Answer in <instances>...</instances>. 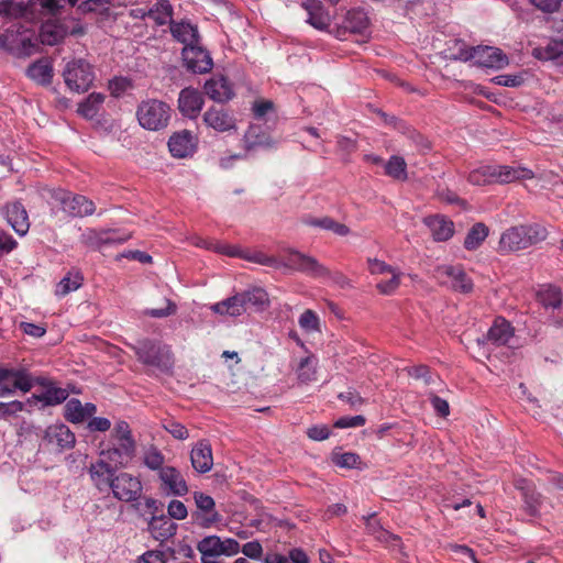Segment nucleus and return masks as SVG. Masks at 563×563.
I'll return each mask as SVG.
<instances>
[{"instance_id": "nucleus-44", "label": "nucleus", "mask_w": 563, "mask_h": 563, "mask_svg": "<svg viewBox=\"0 0 563 563\" xmlns=\"http://www.w3.org/2000/svg\"><path fill=\"white\" fill-rule=\"evenodd\" d=\"M242 258L245 261L256 263L260 265H264V266H268V267H272L275 269L283 268V265H284L283 261L278 260L277 257L266 255L265 253L260 252V251L244 250Z\"/></svg>"}, {"instance_id": "nucleus-7", "label": "nucleus", "mask_w": 563, "mask_h": 563, "mask_svg": "<svg viewBox=\"0 0 563 563\" xmlns=\"http://www.w3.org/2000/svg\"><path fill=\"white\" fill-rule=\"evenodd\" d=\"M63 77L70 90L85 92L91 87L95 80V73L92 66L87 60L74 58L65 65Z\"/></svg>"}, {"instance_id": "nucleus-56", "label": "nucleus", "mask_w": 563, "mask_h": 563, "mask_svg": "<svg viewBox=\"0 0 563 563\" xmlns=\"http://www.w3.org/2000/svg\"><path fill=\"white\" fill-rule=\"evenodd\" d=\"M104 233L103 231H97L93 229H88L80 235V241L89 246L101 247L104 245L103 243Z\"/></svg>"}, {"instance_id": "nucleus-25", "label": "nucleus", "mask_w": 563, "mask_h": 563, "mask_svg": "<svg viewBox=\"0 0 563 563\" xmlns=\"http://www.w3.org/2000/svg\"><path fill=\"white\" fill-rule=\"evenodd\" d=\"M190 460L192 467L199 473H207L212 468L213 457L211 445L208 441H199L191 450Z\"/></svg>"}, {"instance_id": "nucleus-16", "label": "nucleus", "mask_w": 563, "mask_h": 563, "mask_svg": "<svg viewBox=\"0 0 563 563\" xmlns=\"http://www.w3.org/2000/svg\"><path fill=\"white\" fill-rule=\"evenodd\" d=\"M205 93L214 102L224 103L234 97L231 82L222 75H214L205 82Z\"/></svg>"}, {"instance_id": "nucleus-59", "label": "nucleus", "mask_w": 563, "mask_h": 563, "mask_svg": "<svg viewBox=\"0 0 563 563\" xmlns=\"http://www.w3.org/2000/svg\"><path fill=\"white\" fill-rule=\"evenodd\" d=\"M12 368L0 366V397L12 395Z\"/></svg>"}, {"instance_id": "nucleus-22", "label": "nucleus", "mask_w": 563, "mask_h": 563, "mask_svg": "<svg viewBox=\"0 0 563 563\" xmlns=\"http://www.w3.org/2000/svg\"><path fill=\"white\" fill-rule=\"evenodd\" d=\"M424 224L429 228L432 238L437 242L450 240L454 234V223L444 216L434 214L424 218Z\"/></svg>"}, {"instance_id": "nucleus-57", "label": "nucleus", "mask_w": 563, "mask_h": 563, "mask_svg": "<svg viewBox=\"0 0 563 563\" xmlns=\"http://www.w3.org/2000/svg\"><path fill=\"white\" fill-rule=\"evenodd\" d=\"M24 408L25 404L19 400L0 402V419L15 417L19 412L23 411Z\"/></svg>"}, {"instance_id": "nucleus-4", "label": "nucleus", "mask_w": 563, "mask_h": 563, "mask_svg": "<svg viewBox=\"0 0 563 563\" xmlns=\"http://www.w3.org/2000/svg\"><path fill=\"white\" fill-rule=\"evenodd\" d=\"M170 107L158 99L143 100L136 109V118L140 125L148 131L165 129L170 120Z\"/></svg>"}, {"instance_id": "nucleus-36", "label": "nucleus", "mask_w": 563, "mask_h": 563, "mask_svg": "<svg viewBox=\"0 0 563 563\" xmlns=\"http://www.w3.org/2000/svg\"><path fill=\"white\" fill-rule=\"evenodd\" d=\"M197 550L201 554V563H217V558L221 556L220 537H205L197 543Z\"/></svg>"}, {"instance_id": "nucleus-14", "label": "nucleus", "mask_w": 563, "mask_h": 563, "mask_svg": "<svg viewBox=\"0 0 563 563\" xmlns=\"http://www.w3.org/2000/svg\"><path fill=\"white\" fill-rule=\"evenodd\" d=\"M158 477L162 482V489L167 496H185L188 493V485L177 468L165 466L161 468Z\"/></svg>"}, {"instance_id": "nucleus-60", "label": "nucleus", "mask_w": 563, "mask_h": 563, "mask_svg": "<svg viewBox=\"0 0 563 563\" xmlns=\"http://www.w3.org/2000/svg\"><path fill=\"white\" fill-rule=\"evenodd\" d=\"M166 302V306L164 308H158V309H145L144 310V314L145 316H148V317H152V318H166L168 316H172L176 312V305L169 300V299H166L165 300Z\"/></svg>"}, {"instance_id": "nucleus-53", "label": "nucleus", "mask_w": 563, "mask_h": 563, "mask_svg": "<svg viewBox=\"0 0 563 563\" xmlns=\"http://www.w3.org/2000/svg\"><path fill=\"white\" fill-rule=\"evenodd\" d=\"M298 323L300 328L306 332H316L319 331L320 322L317 313L310 309L302 312L300 316Z\"/></svg>"}, {"instance_id": "nucleus-27", "label": "nucleus", "mask_w": 563, "mask_h": 563, "mask_svg": "<svg viewBox=\"0 0 563 563\" xmlns=\"http://www.w3.org/2000/svg\"><path fill=\"white\" fill-rule=\"evenodd\" d=\"M5 218L12 229L21 236L25 235L30 228L25 208L20 202H13L5 207Z\"/></svg>"}, {"instance_id": "nucleus-10", "label": "nucleus", "mask_w": 563, "mask_h": 563, "mask_svg": "<svg viewBox=\"0 0 563 563\" xmlns=\"http://www.w3.org/2000/svg\"><path fill=\"white\" fill-rule=\"evenodd\" d=\"M110 489L113 496L119 500L133 501L136 500L142 493V483L135 476L121 473L114 477Z\"/></svg>"}, {"instance_id": "nucleus-8", "label": "nucleus", "mask_w": 563, "mask_h": 563, "mask_svg": "<svg viewBox=\"0 0 563 563\" xmlns=\"http://www.w3.org/2000/svg\"><path fill=\"white\" fill-rule=\"evenodd\" d=\"M283 264V268L294 269L312 278L330 276V271L317 258L292 249L287 251V257Z\"/></svg>"}, {"instance_id": "nucleus-32", "label": "nucleus", "mask_w": 563, "mask_h": 563, "mask_svg": "<svg viewBox=\"0 0 563 563\" xmlns=\"http://www.w3.org/2000/svg\"><path fill=\"white\" fill-rule=\"evenodd\" d=\"M26 75L36 84L48 86L54 75L52 63L45 58L37 59L27 67Z\"/></svg>"}, {"instance_id": "nucleus-54", "label": "nucleus", "mask_w": 563, "mask_h": 563, "mask_svg": "<svg viewBox=\"0 0 563 563\" xmlns=\"http://www.w3.org/2000/svg\"><path fill=\"white\" fill-rule=\"evenodd\" d=\"M144 464L153 470L161 472V468H164V455L155 448L147 450L144 454Z\"/></svg>"}, {"instance_id": "nucleus-64", "label": "nucleus", "mask_w": 563, "mask_h": 563, "mask_svg": "<svg viewBox=\"0 0 563 563\" xmlns=\"http://www.w3.org/2000/svg\"><path fill=\"white\" fill-rule=\"evenodd\" d=\"M137 563H166V555L163 551L151 550L140 556Z\"/></svg>"}, {"instance_id": "nucleus-21", "label": "nucleus", "mask_w": 563, "mask_h": 563, "mask_svg": "<svg viewBox=\"0 0 563 563\" xmlns=\"http://www.w3.org/2000/svg\"><path fill=\"white\" fill-rule=\"evenodd\" d=\"M302 8L307 11V23L317 30L324 31L331 24V16L319 0H307L302 3Z\"/></svg>"}, {"instance_id": "nucleus-46", "label": "nucleus", "mask_w": 563, "mask_h": 563, "mask_svg": "<svg viewBox=\"0 0 563 563\" xmlns=\"http://www.w3.org/2000/svg\"><path fill=\"white\" fill-rule=\"evenodd\" d=\"M11 382L12 394H14L16 389L27 393L34 386L33 377L24 369L12 368Z\"/></svg>"}, {"instance_id": "nucleus-24", "label": "nucleus", "mask_w": 563, "mask_h": 563, "mask_svg": "<svg viewBox=\"0 0 563 563\" xmlns=\"http://www.w3.org/2000/svg\"><path fill=\"white\" fill-rule=\"evenodd\" d=\"M440 276H446L451 279L454 290L467 294L473 289V283L461 266L444 265L437 269Z\"/></svg>"}, {"instance_id": "nucleus-11", "label": "nucleus", "mask_w": 563, "mask_h": 563, "mask_svg": "<svg viewBox=\"0 0 563 563\" xmlns=\"http://www.w3.org/2000/svg\"><path fill=\"white\" fill-rule=\"evenodd\" d=\"M181 54L186 67L192 73L205 74L213 67L209 52L199 44L185 46Z\"/></svg>"}, {"instance_id": "nucleus-12", "label": "nucleus", "mask_w": 563, "mask_h": 563, "mask_svg": "<svg viewBox=\"0 0 563 563\" xmlns=\"http://www.w3.org/2000/svg\"><path fill=\"white\" fill-rule=\"evenodd\" d=\"M195 504L199 510L196 516L197 522L203 527L209 528L221 520L220 514L216 510L214 499L201 492L194 493Z\"/></svg>"}, {"instance_id": "nucleus-49", "label": "nucleus", "mask_w": 563, "mask_h": 563, "mask_svg": "<svg viewBox=\"0 0 563 563\" xmlns=\"http://www.w3.org/2000/svg\"><path fill=\"white\" fill-rule=\"evenodd\" d=\"M308 223L312 227H319L323 230L332 231L340 236H345L350 233V229L345 224L336 222L329 217L312 219Z\"/></svg>"}, {"instance_id": "nucleus-9", "label": "nucleus", "mask_w": 563, "mask_h": 563, "mask_svg": "<svg viewBox=\"0 0 563 563\" xmlns=\"http://www.w3.org/2000/svg\"><path fill=\"white\" fill-rule=\"evenodd\" d=\"M461 60L474 59L476 64L489 68H503L508 65V57L500 48L492 46H477L461 51Z\"/></svg>"}, {"instance_id": "nucleus-17", "label": "nucleus", "mask_w": 563, "mask_h": 563, "mask_svg": "<svg viewBox=\"0 0 563 563\" xmlns=\"http://www.w3.org/2000/svg\"><path fill=\"white\" fill-rule=\"evenodd\" d=\"M203 103L202 93L195 88L187 87L179 92L178 109L187 118H197L202 110Z\"/></svg>"}, {"instance_id": "nucleus-41", "label": "nucleus", "mask_w": 563, "mask_h": 563, "mask_svg": "<svg viewBox=\"0 0 563 563\" xmlns=\"http://www.w3.org/2000/svg\"><path fill=\"white\" fill-rule=\"evenodd\" d=\"M104 95L100 92L90 93L82 102L79 103L78 113L86 119L95 118L104 102Z\"/></svg>"}, {"instance_id": "nucleus-13", "label": "nucleus", "mask_w": 563, "mask_h": 563, "mask_svg": "<svg viewBox=\"0 0 563 563\" xmlns=\"http://www.w3.org/2000/svg\"><path fill=\"white\" fill-rule=\"evenodd\" d=\"M135 452V442L134 440H124V441H113L111 440V446L108 449H102L100 452V456H104L110 463H113L114 466H124L126 465Z\"/></svg>"}, {"instance_id": "nucleus-30", "label": "nucleus", "mask_w": 563, "mask_h": 563, "mask_svg": "<svg viewBox=\"0 0 563 563\" xmlns=\"http://www.w3.org/2000/svg\"><path fill=\"white\" fill-rule=\"evenodd\" d=\"M514 336V328L505 318H496L487 332V340L495 345H506Z\"/></svg>"}, {"instance_id": "nucleus-31", "label": "nucleus", "mask_w": 563, "mask_h": 563, "mask_svg": "<svg viewBox=\"0 0 563 563\" xmlns=\"http://www.w3.org/2000/svg\"><path fill=\"white\" fill-rule=\"evenodd\" d=\"M148 529L155 540L164 542L175 536L177 525L169 517L159 516L152 518Z\"/></svg>"}, {"instance_id": "nucleus-52", "label": "nucleus", "mask_w": 563, "mask_h": 563, "mask_svg": "<svg viewBox=\"0 0 563 563\" xmlns=\"http://www.w3.org/2000/svg\"><path fill=\"white\" fill-rule=\"evenodd\" d=\"M332 462L342 468H354L361 463L360 456L352 452H333Z\"/></svg>"}, {"instance_id": "nucleus-34", "label": "nucleus", "mask_w": 563, "mask_h": 563, "mask_svg": "<svg viewBox=\"0 0 563 563\" xmlns=\"http://www.w3.org/2000/svg\"><path fill=\"white\" fill-rule=\"evenodd\" d=\"M243 299L241 298L240 292L229 297L222 301L213 303L210 309L218 314L229 316V317H239L243 314L245 311V306L243 303Z\"/></svg>"}, {"instance_id": "nucleus-63", "label": "nucleus", "mask_w": 563, "mask_h": 563, "mask_svg": "<svg viewBox=\"0 0 563 563\" xmlns=\"http://www.w3.org/2000/svg\"><path fill=\"white\" fill-rule=\"evenodd\" d=\"M365 418L361 415L353 417H341L334 422V427L339 429L356 428L365 424Z\"/></svg>"}, {"instance_id": "nucleus-39", "label": "nucleus", "mask_w": 563, "mask_h": 563, "mask_svg": "<svg viewBox=\"0 0 563 563\" xmlns=\"http://www.w3.org/2000/svg\"><path fill=\"white\" fill-rule=\"evenodd\" d=\"M240 295L244 301L243 303L245 306V311H247L250 308L262 310L268 303V295L263 288L255 287L242 291Z\"/></svg>"}, {"instance_id": "nucleus-51", "label": "nucleus", "mask_w": 563, "mask_h": 563, "mask_svg": "<svg viewBox=\"0 0 563 563\" xmlns=\"http://www.w3.org/2000/svg\"><path fill=\"white\" fill-rule=\"evenodd\" d=\"M196 245L213 250L217 253L228 255L230 257H240V258L243 257L244 250L240 249L236 245H230V244H223V243H214L213 244V243H208L205 240H200L199 242L196 243Z\"/></svg>"}, {"instance_id": "nucleus-15", "label": "nucleus", "mask_w": 563, "mask_h": 563, "mask_svg": "<svg viewBox=\"0 0 563 563\" xmlns=\"http://www.w3.org/2000/svg\"><path fill=\"white\" fill-rule=\"evenodd\" d=\"M118 466L110 463L104 456L92 463L89 467V474L92 483L100 492L110 489L111 484L114 479V472Z\"/></svg>"}, {"instance_id": "nucleus-5", "label": "nucleus", "mask_w": 563, "mask_h": 563, "mask_svg": "<svg viewBox=\"0 0 563 563\" xmlns=\"http://www.w3.org/2000/svg\"><path fill=\"white\" fill-rule=\"evenodd\" d=\"M73 22L70 19H47L45 20L40 31L36 32L38 38V45H56L60 43L68 34L71 35H82L85 33V27L75 23L73 26H69V23Z\"/></svg>"}, {"instance_id": "nucleus-48", "label": "nucleus", "mask_w": 563, "mask_h": 563, "mask_svg": "<svg viewBox=\"0 0 563 563\" xmlns=\"http://www.w3.org/2000/svg\"><path fill=\"white\" fill-rule=\"evenodd\" d=\"M539 298L545 308L556 309L563 302L562 291L555 286H548L544 290L540 291Z\"/></svg>"}, {"instance_id": "nucleus-50", "label": "nucleus", "mask_w": 563, "mask_h": 563, "mask_svg": "<svg viewBox=\"0 0 563 563\" xmlns=\"http://www.w3.org/2000/svg\"><path fill=\"white\" fill-rule=\"evenodd\" d=\"M389 177L401 183L408 179L407 163L402 156L389 157Z\"/></svg>"}, {"instance_id": "nucleus-28", "label": "nucleus", "mask_w": 563, "mask_h": 563, "mask_svg": "<svg viewBox=\"0 0 563 563\" xmlns=\"http://www.w3.org/2000/svg\"><path fill=\"white\" fill-rule=\"evenodd\" d=\"M274 145L275 142L261 125H251L244 135V147L246 151L271 148Z\"/></svg>"}, {"instance_id": "nucleus-58", "label": "nucleus", "mask_w": 563, "mask_h": 563, "mask_svg": "<svg viewBox=\"0 0 563 563\" xmlns=\"http://www.w3.org/2000/svg\"><path fill=\"white\" fill-rule=\"evenodd\" d=\"M389 554H391L396 560H398L400 563L405 562L406 553L404 552V547L400 538L395 534L389 533Z\"/></svg>"}, {"instance_id": "nucleus-35", "label": "nucleus", "mask_w": 563, "mask_h": 563, "mask_svg": "<svg viewBox=\"0 0 563 563\" xmlns=\"http://www.w3.org/2000/svg\"><path fill=\"white\" fill-rule=\"evenodd\" d=\"M532 55L540 60L563 64V40H550L545 45L534 47Z\"/></svg>"}, {"instance_id": "nucleus-33", "label": "nucleus", "mask_w": 563, "mask_h": 563, "mask_svg": "<svg viewBox=\"0 0 563 563\" xmlns=\"http://www.w3.org/2000/svg\"><path fill=\"white\" fill-rule=\"evenodd\" d=\"M170 33L175 40L185 46L198 44V29L189 22H170Z\"/></svg>"}, {"instance_id": "nucleus-6", "label": "nucleus", "mask_w": 563, "mask_h": 563, "mask_svg": "<svg viewBox=\"0 0 563 563\" xmlns=\"http://www.w3.org/2000/svg\"><path fill=\"white\" fill-rule=\"evenodd\" d=\"M51 200L54 207L60 208L70 217H88L96 210V206L92 200L82 195L73 194L60 188L52 191Z\"/></svg>"}, {"instance_id": "nucleus-42", "label": "nucleus", "mask_w": 563, "mask_h": 563, "mask_svg": "<svg viewBox=\"0 0 563 563\" xmlns=\"http://www.w3.org/2000/svg\"><path fill=\"white\" fill-rule=\"evenodd\" d=\"M488 228L482 222L475 223L467 232L464 247L468 251L477 250L488 236Z\"/></svg>"}, {"instance_id": "nucleus-62", "label": "nucleus", "mask_w": 563, "mask_h": 563, "mask_svg": "<svg viewBox=\"0 0 563 563\" xmlns=\"http://www.w3.org/2000/svg\"><path fill=\"white\" fill-rule=\"evenodd\" d=\"M125 439L133 440L130 426L125 421H119L114 426V429L111 434V440L124 441Z\"/></svg>"}, {"instance_id": "nucleus-47", "label": "nucleus", "mask_w": 563, "mask_h": 563, "mask_svg": "<svg viewBox=\"0 0 563 563\" xmlns=\"http://www.w3.org/2000/svg\"><path fill=\"white\" fill-rule=\"evenodd\" d=\"M495 169H493V165H485L477 169L472 170L468 174V181L472 185L476 186H484L487 184L495 183V176H494Z\"/></svg>"}, {"instance_id": "nucleus-29", "label": "nucleus", "mask_w": 563, "mask_h": 563, "mask_svg": "<svg viewBox=\"0 0 563 563\" xmlns=\"http://www.w3.org/2000/svg\"><path fill=\"white\" fill-rule=\"evenodd\" d=\"M495 183L508 184L519 179L533 178L532 170L525 167H512L507 165H493Z\"/></svg>"}, {"instance_id": "nucleus-26", "label": "nucleus", "mask_w": 563, "mask_h": 563, "mask_svg": "<svg viewBox=\"0 0 563 563\" xmlns=\"http://www.w3.org/2000/svg\"><path fill=\"white\" fill-rule=\"evenodd\" d=\"M64 409L65 419L71 423L84 422L86 419L92 417L97 411V407L93 404L86 402L82 405L81 401L76 398L69 399Z\"/></svg>"}, {"instance_id": "nucleus-18", "label": "nucleus", "mask_w": 563, "mask_h": 563, "mask_svg": "<svg viewBox=\"0 0 563 563\" xmlns=\"http://www.w3.org/2000/svg\"><path fill=\"white\" fill-rule=\"evenodd\" d=\"M168 148L174 157L190 156L196 151V137L188 130L176 132L169 137Z\"/></svg>"}, {"instance_id": "nucleus-55", "label": "nucleus", "mask_w": 563, "mask_h": 563, "mask_svg": "<svg viewBox=\"0 0 563 563\" xmlns=\"http://www.w3.org/2000/svg\"><path fill=\"white\" fill-rule=\"evenodd\" d=\"M240 552L243 553L244 558L246 559L258 561L263 556L264 549L260 541L254 540L244 543L241 547Z\"/></svg>"}, {"instance_id": "nucleus-43", "label": "nucleus", "mask_w": 563, "mask_h": 563, "mask_svg": "<svg viewBox=\"0 0 563 563\" xmlns=\"http://www.w3.org/2000/svg\"><path fill=\"white\" fill-rule=\"evenodd\" d=\"M150 18L155 21L157 25H165L167 23L174 22L172 20L173 16V7L167 0H161L156 2L150 10Z\"/></svg>"}, {"instance_id": "nucleus-40", "label": "nucleus", "mask_w": 563, "mask_h": 563, "mask_svg": "<svg viewBox=\"0 0 563 563\" xmlns=\"http://www.w3.org/2000/svg\"><path fill=\"white\" fill-rule=\"evenodd\" d=\"M318 358L314 355L303 357L297 367V378L302 384H309L317 379Z\"/></svg>"}, {"instance_id": "nucleus-1", "label": "nucleus", "mask_w": 563, "mask_h": 563, "mask_svg": "<svg viewBox=\"0 0 563 563\" xmlns=\"http://www.w3.org/2000/svg\"><path fill=\"white\" fill-rule=\"evenodd\" d=\"M0 48L18 56H29L38 48L36 31L20 21L10 22L0 32Z\"/></svg>"}, {"instance_id": "nucleus-20", "label": "nucleus", "mask_w": 563, "mask_h": 563, "mask_svg": "<svg viewBox=\"0 0 563 563\" xmlns=\"http://www.w3.org/2000/svg\"><path fill=\"white\" fill-rule=\"evenodd\" d=\"M43 439L48 444H54L60 450L71 449L76 442L75 434L64 423H56L47 427Z\"/></svg>"}, {"instance_id": "nucleus-19", "label": "nucleus", "mask_w": 563, "mask_h": 563, "mask_svg": "<svg viewBox=\"0 0 563 563\" xmlns=\"http://www.w3.org/2000/svg\"><path fill=\"white\" fill-rule=\"evenodd\" d=\"M515 487L521 492L526 514L530 517L539 516L542 496L537 492L536 487L522 478L515 482Z\"/></svg>"}, {"instance_id": "nucleus-45", "label": "nucleus", "mask_w": 563, "mask_h": 563, "mask_svg": "<svg viewBox=\"0 0 563 563\" xmlns=\"http://www.w3.org/2000/svg\"><path fill=\"white\" fill-rule=\"evenodd\" d=\"M345 27L353 33H362L368 25L366 14L361 10H351L345 18Z\"/></svg>"}, {"instance_id": "nucleus-3", "label": "nucleus", "mask_w": 563, "mask_h": 563, "mask_svg": "<svg viewBox=\"0 0 563 563\" xmlns=\"http://www.w3.org/2000/svg\"><path fill=\"white\" fill-rule=\"evenodd\" d=\"M137 360L147 366L155 367L161 372H168L173 367V354L167 345L161 342L144 339L131 346Z\"/></svg>"}, {"instance_id": "nucleus-23", "label": "nucleus", "mask_w": 563, "mask_h": 563, "mask_svg": "<svg viewBox=\"0 0 563 563\" xmlns=\"http://www.w3.org/2000/svg\"><path fill=\"white\" fill-rule=\"evenodd\" d=\"M203 122L217 132H228L235 129V119L224 109L210 108L203 114Z\"/></svg>"}, {"instance_id": "nucleus-61", "label": "nucleus", "mask_w": 563, "mask_h": 563, "mask_svg": "<svg viewBox=\"0 0 563 563\" xmlns=\"http://www.w3.org/2000/svg\"><path fill=\"white\" fill-rule=\"evenodd\" d=\"M168 517L176 520H183L187 517L188 511L185 504L180 500L174 499L167 507Z\"/></svg>"}, {"instance_id": "nucleus-37", "label": "nucleus", "mask_w": 563, "mask_h": 563, "mask_svg": "<svg viewBox=\"0 0 563 563\" xmlns=\"http://www.w3.org/2000/svg\"><path fill=\"white\" fill-rule=\"evenodd\" d=\"M68 390L62 387H57L52 384L48 388L43 390L40 395H33L27 399V402L40 401L44 406H56L64 402L68 398Z\"/></svg>"}, {"instance_id": "nucleus-38", "label": "nucleus", "mask_w": 563, "mask_h": 563, "mask_svg": "<svg viewBox=\"0 0 563 563\" xmlns=\"http://www.w3.org/2000/svg\"><path fill=\"white\" fill-rule=\"evenodd\" d=\"M84 277L77 269L69 271L64 278L57 284L55 295L64 297L71 291L77 290L82 285Z\"/></svg>"}, {"instance_id": "nucleus-2", "label": "nucleus", "mask_w": 563, "mask_h": 563, "mask_svg": "<svg viewBox=\"0 0 563 563\" xmlns=\"http://www.w3.org/2000/svg\"><path fill=\"white\" fill-rule=\"evenodd\" d=\"M547 235L545 227L538 223L511 227L501 234L499 251L501 253H510L525 250L544 241Z\"/></svg>"}]
</instances>
